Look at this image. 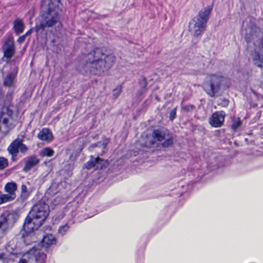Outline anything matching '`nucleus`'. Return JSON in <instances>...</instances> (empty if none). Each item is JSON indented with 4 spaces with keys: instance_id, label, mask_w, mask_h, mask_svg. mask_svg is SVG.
Segmentation results:
<instances>
[{
    "instance_id": "obj_39",
    "label": "nucleus",
    "mask_w": 263,
    "mask_h": 263,
    "mask_svg": "<svg viewBox=\"0 0 263 263\" xmlns=\"http://www.w3.org/2000/svg\"><path fill=\"white\" fill-rule=\"evenodd\" d=\"M146 92V90L140 88L137 90V91L136 93V97L140 101H141L143 99L142 96L144 93H145Z\"/></svg>"
},
{
    "instance_id": "obj_3",
    "label": "nucleus",
    "mask_w": 263,
    "mask_h": 263,
    "mask_svg": "<svg viewBox=\"0 0 263 263\" xmlns=\"http://www.w3.org/2000/svg\"><path fill=\"white\" fill-rule=\"evenodd\" d=\"M20 217L16 210H5L0 214V245L4 237L15 227Z\"/></svg>"
},
{
    "instance_id": "obj_44",
    "label": "nucleus",
    "mask_w": 263,
    "mask_h": 263,
    "mask_svg": "<svg viewBox=\"0 0 263 263\" xmlns=\"http://www.w3.org/2000/svg\"><path fill=\"white\" fill-rule=\"evenodd\" d=\"M103 211V209H97L92 213V214H90V215L88 214L87 218H90V217L93 216L94 215H95L96 214L99 213Z\"/></svg>"
},
{
    "instance_id": "obj_42",
    "label": "nucleus",
    "mask_w": 263,
    "mask_h": 263,
    "mask_svg": "<svg viewBox=\"0 0 263 263\" xmlns=\"http://www.w3.org/2000/svg\"><path fill=\"white\" fill-rule=\"evenodd\" d=\"M13 93H14L13 89H11V88L9 89L6 94V99L8 102H10L12 100L13 96Z\"/></svg>"
},
{
    "instance_id": "obj_38",
    "label": "nucleus",
    "mask_w": 263,
    "mask_h": 263,
    "mask_svg": "<svg viewBox=\"0 0 263 263\" xmlns=\"http://www.w3.org/2000/svg\"><path fill=\"white\" fill-rule=\"evenodd\" d=\"M177 106L173 108L169 114V120L173 121L177 117Z\"/></svg>"
},
{
    "instance_id": "obj_33",
    "label": "nucleus",
    "mask_w": 263,
    "mask_h": 263,
    "mask_svg": "<svg viewBox=\"0 0 263 263\" xmlns=\"http://www.w3.org/2000/svg\"><path fill=\"white\" fill-rule=\"evenodd\" d=\"M8 165V159L3 156H0V171L4 170Z\"/></svg>"
},
{
    "instance_id": "obj_14",
    "label": "nucleus",
    "mask_w": 263,
    "mask_h": 263,
    "mask_svg": "<svg viewBox=\"0 0 263 263\" xmlns=\"http://www.w3.org/2000/svg\"><path fill=\"white\" fill-rule=\"evenodd\" d=\"M18 72V67L15 66L12 72L8 73L3 80L5 87H11L13 86L14 80Z\"/></svg>"
},
{
    "instance_id": "obj_36",
    "label": "nucleus",
    "mask_w": 263,
    "mask_h": 263,
    "mask_svg": "<svg viewBox=\"0 0 263 263\" xmlns=\"http://www.w3.org/2000/svg\"><path fill=\"white\" fill-rule=\"evenodd\" d=\"M156 141H157L156 140L152 138V139L150 140L148 142H145L144 143L142 144V145L144 147L151 148L154 147L156 144Z\"/></svg>"
},
{
    "instance_id": "obj_47",
    "label": "nucleus",
    "mask_w": 263,
    "mask_h": 263,
    "mask_svg": "<svg viewBox=\"0 0 263 263\" xmlns=\"http://www.w3.org/2000/svg\"><path fill=\"white\" fill-rule=\"evenodd\" d=\"M3 124H4L5 125H7L9 123V119L7 118H4L3 119L2 121Z\"/></svg>"
},
{
    "instance_id": "obj_53",
    "label": "nucleus",
    "mask_w": 263,
    "mask_h": 263,
    "mask_svg": "<svg viewBox=\"0 0 263 263\" xmlns=\"http://www.w3.org/2000/svg\"><path fill=\"white\" fill-rule=\"evenodd\" d=\"M41 2H42V5H44V3H45L46 1H41Z\"/></svg>"
},
{
    "instance_id": "obj_13",
    "label": "nucleus",
    "mask_w": 263,
    "mask_h": 263,
    "mask_svg": "<svg viewBox=\"0 0 263 263\" xmlns=\"http://www.w3.org/2000/svg\"><path fill=\"white\" fill-rule=\"evenodd\" d=\"M169 133H170V132L167 129L164 130L162 128H159L153 130L152 137L157 141L161 142L165 139L166 136H169Z\"/></svg>"
},
{
    "instance_id": "obj_15",
    "label": "nucleus",
    "mask_w": 263,
    "mask_h": 263,
    "mask_svg": "<svg viewBox=\"0 0 263 263\" xmlns=\"http://www.w3.org/2000/svg\"><path fill=\"white\" fill-rule=\"evenodd\" d=\"M39 162V159L36 158L35 156H30L26 161L25 166L23 168V171L25 172H29L32 168L37 165Z\"/></svg>"
},
{
    "instance_id": "obj_2",
    "label": "nucleus",
    "mask_w": 263,
    "mask_h": 263,
    "mask_svg": "<svg viewBox=\"0 0 263 263\" xmlns=\"http://www.w3.org/2000/svg\"><path fill=\"white\" fill-rule=\"evenodd\" d=\"M49 213V206L45 202L34 204L24 220L21 231L22 237L28 236L31 233L37 230L44 224Z\"/></svg>"
},
{
    "instance_id": "obj_1",
    "label": "nucleus",
    "mask_w": 263,
    "mask_h": 263,
    "mask_svg": "<svg viewBox=\"0 0 263 263\" xmlns=\"http://www.w3.org/2000/svg\"><path fill=\"white\" fill-rule=\"evenodd\" d=\"M116 57L95 47L87 53H82L77 60L76 69L85 77L102 76L109 71L116 62Z\"/></svg>"
},
{
    "instance_id": "obj_29",
    "label": "nucleus",
    "mask_w": 263,
    "mask_h": 263,
    "mask_svg": "<svg viewBox=\"0 0 263 263\" xmlns=\"http://www.w3.org/2000/svg\"><path fill=\"white\" fill-rule=\"evenodd\" d=\"M180 106L181 110L186 112L192 111L195 108L194 105L191 104L186 105L184 104L183 102L181 103Z\"/></svg>"
},
{
    "instance_id": "obj_16",
    "label": "nucleus",
    "mask_w": 263,
    "mask_h": 263,
    "mask_svg": "<svg viewBox=\"0 0 263 263\" xmlns=\"http://www.w3.org/2000/svg\"><path fill=\"white\" fill-rule=\"evenodd\" d=\"M25 26L23 20L20 18H16L13 22V30L16 35H18L23 32Z\"/></svg>"
},
{
    "instance_id": "obj_25",
    "label": "nucleus",
    "mask_w": 263,
    "mask_h": 263,
    "mask_svg": "<svg viewBox=\"0 0 263 263\" xmlns=\"http://www.w3.org/2000/svg\"><path fill=\"white\" fill-rule=\"evenodd\" d=\"M58 185V184L55 182L52 183L50 186L46 190V194L49 196H53L59 192Z\"/></svg>"
},
{
    "instance_id": "obj_54",
    "label": "nucleus",
    "mask_w": 263,
    "mask_h": 263,
    "mask_svg": "<svg viewBox=\"0 0 263 263\" xmlns=\"http://www.w3.org/2000/svg\"><path fill=\"white\" fill-rule=\"evenodd\" d=\"M223 101L224 102H227V103L228 102V101L226 99H224L223 100Z\"/></svg>"
},
{
    "instance_id": "obj_4",
    "label": "nucleus",
    "mask_w": 263,
    "mask_h": 263,
    "mask_svg": "<svg viewBox=\"0 0 263 263\" xmlns=\"http://www.w3.org/2000/svg\"><path fill=\"white\" fill-rule=\"evenodd\" d=\"M213 2L202 8L193 20L194 24V36H201L206 30L207 23L213 9Z\"/></svg>"
},
{
    "instance_id": "obj_26",
    "label": "nucleus",
    "mask_w": 263,
    "mask_h": 263,
    "mask_svg": "<svg viewBox=\"0 0 263 263\" xmlns=\"http://www.w3.org/2000/svg\"><path fill=\"white\" fill-rule=\"evenodd\" d=\"M14 199L10 194H0V205L10 202Z\"/></svg>"
},
{
    "instance_id": "obj_5",
    "label": "nucleus",
    "mask_w": 263,
    "mask_h": 263,
    "mask_svg": "<svg viewBox=\"0 0 263 263\" xmlns=\"http://www.w3.org/2000/svg\"><path fill=\"white\" fill-rule=\"evenodd\" d=\"M61 1H49L48 7L46 10H42L40 12V16L43 21L50 24L52 27L55 25L60 19V13L61 9L59 4Z\"/></svg>"
},
{
    "instance_id": "obj_9",
    "label": "nucleus",
    "mask_w": 263,
    "mask_h": 263,
    "mask_svg": "<svg viewBox=\"0 0 263 263\" xmlns=\"http://www.w3.org/2000/svg\"><path fill=\"white\" fill-rule=\"evenodd\" d=\"M225 116L226 114L224 111H215L209 118V124L213 127H220L224 123Z\"/></svg>"
},
{
    "instance_id": "obj_28",
    "label": "nucleus",
    "mask_w": 263,
    "mask_h": 263,
    "mask_svg": "<svg viewBox=\"0 0 263 263\" xmlns=\"http://www.w3.org/2000/svg\"><path fill=\"white\" fill-rule=\"evenodd\" d=\"M138 85L140 89H142L146 91L148 90V83L147 79L145 77L142 76L141 78L139 79Z\"/></svg>"
},
{
    "instance_id": "obj_56",
    "label": "nucleus",
    "mask_w": 263,
    "mask_h": 263,
    "mask_svg": "<svg viewBox=\"0 0 263 263\" xmlns=\"http://www.w3.org/2000/svg\"><path fill=\"white\" fill-rule=\"evenodd\" d=\"M79 212L81 211V210H79ZM81 212H83V211H81ZM79 213V212H78V213Z\"/></svg>"
},
{
    "instance_id": "obj_50",
    "label": "nucleus",
    "mask_w": 263,
    "mask_h": 263,
    "mask_svg": "<svg viewBox=\"0 0 263 263\" xmlns=\"http://www.w3.org/2000/svg\"><path fill=\"white\" fill-rule=\"evenodd\" d=\"M4 100V95L2 91V90L0 89V104L3 102Z\"/></svg>"
},
{
    "instance_id": "obj_32",
    "label": "nucleus",
    "mask_w": 263,
    "mask_h": 263,
    "mask_svg": "<svg viewBox=\"0 0 263 263\" xmlns=\"http://www.w3.org/2000/svg\"><path fill=\"white\" fill-rule=\"evenodd\" d=\"M84 148V143L76 146L74 150L73 151V152L71 154V157L74 155L75 158H77V156H79V154L81 153V152H82V151L83 149Z\"/></svg>"
},
{
    "instance_id": "obj_18",
    "label": "nucleus",
    "mask_w": 263,
    "mask_h": 263,
    "mask_svg": "<svg viewBox=\"0 0 263 263\" xmlns=\"http://www.w3.org/2000/svg\"><path fill=\"white\" fill-rule=\"evenodd\" d=\"M253 62L254 65L260 68H263V54L255 50L252 54Z\"/></svg>"
},
{
    "instance_id": "obj_30",
    "label": "nucleus",
    "mask_w": 263,
    "mask_h": 263,
    "mask_svg": "<svg viewBox=\"0 0 263 263\" xmlns=\"http://www.w3.org/2000/svg\"><path fill=\"white\" fill-rule=\"evenodd\" d=\"M242 122L240 117H237L232 123L231 129L233 131H236L241 125Z\"/></svg>"
},
{
    "instance_id": "obj_40",
    "label": "nucleus",
    "mask_w": 263,
    "mask_h": 263,
    "mask_svg": "<svg viewBox=\"0 0 263 263\" xmlns=\"http://www.w3.org/2000/svg\"><path fill=\"white\" fill-rule=\"evenodd\" d=\"M19 151L22 153H25L28 150L27 146L22 142V140L20 139V143L18 144Z\"/></svg>"
},
{
    "instance_id": "obj_34",
    "label": "nucleus",
    "mask_w": 263,
    "mask_h": 263,
    "mask_svg": "<svg viewBox=\"0 0 263 263\" xmlns=\"http://www.w3.org/2000/svg\"><path fill=\"white\" fill-rule=\"evenodd\" d=\"M69 229V226L68 225V224L66 223L64 225L60 226L58 229V233L61 235V236H63L68 231Z\"/></svg>"
},
{
    "instance_id": "obj_23",
    "label": "nucleus",
    "mask_w": 263,
    "mask_h": 263,
    "mask_svg": "<svg viewBox=\"0 0 263 263\" xmlns=\"http://www.w3.org/2000/svg\"><path fill=\"white\" fill-rule=\"evenodd\" d=\"M68 207L70 210V213L72 216L75 217L78 213L80 208V205H78V202L73 200L71 203H69Z\"/></svg>"
},
{
    "instance_id": "obj_6",
    "label": "nucleus",
    "mask_w": 263,
    "mask_h": 263,
    "mask_svg": "<svg viewBox=\"0 0 263 263\" xmlns=\"http://www.w3.org/2000/svg\"><path fill=\"white\" fill-rule=\"evenodd\" d=\"M224 79L221 75L212 74L210 76L209 80L203 84V89L209 97H215L220 90Z\"/></svg>"
},
{
    "instance_id": "obj_52",
    "label": "nucleus",
    "mask_w": 263,
    "mask_h": 263,
    "mask_svg": "<svg viewBox=\"0 0 263 263\" xmlns=\"http://www.w3.org/2000/svg\"><path fill=\"white\" fill-rule=\"evenodd\" d=\"M44 231H48V230H51V227L49 225L45 226L44 227Z\"/></svg>"
},
{
    "instance_id": "obj_12",
    "label": "nucleus",
    "mask_w": 263,
    "mask_h": 263,
    "mask_svg": "<svg viewBox=\"0 0 263 263\" xmlns=\"http://www.w3.org/2000/svg\"><path fill=\"white\" fill-rule=\"evenodd\" d=\"M37 137L41 141L50 142L54 139V136L49 128H43L37 134Z\"/></svg>"
},
{
    "instance_id": "obj_48",
    "label": "nucleus",
    "mask_w": 263,
    "mask_h": 263,
    "mask_svg": "<svg viewBox=\"0 0 263 263\" xmlns=\"http://www.w3.org/2000/svg\"><path fill=\"white\" fill-rule=\"evenodd\" d=\"M5 258H6V257H5V253H4V252L0 253V260L2 261L4 260Z\"/></svg>"
},
{
    "instance_id": "obj_51",
    "label": "nucleus",
    "mask_w": 263,
    "mask_h": 263,
    "mask_svg": "<svg viewBox=\"0 0 263 263\" xmlns=\"http://www.w3.org/2000/svg\"><path fill=\"white\" fill-rule=\"evenodd\" d=\"M11 156V160L12 161H14L16 159V157L17 156V155L18 154H10Z\"/></svg>"
},
{
    "instance_id": "obj_55",
    "label": "nucleus",
    "mask_w": 263,
    "mask_h": 263,
    "mask_svg": "<svg viewBox=\"0 0 263 263\" xmlns=\"http://www.w3.org/2000/svg\"><path fill=\"white\" fill-rule=\"evenodd\" d=\"M183 192H182L180 193V195H179V196H181V195L183 194Z\"/></svg>"
},
{
    "instance_id": "obj_35",
    "label": "nucleus",
    "mask_w": 263,
    "mask_h": 263,
    "mask_svg": "<svg viewBox=\"0 0 263 263\" xmlns=\"http://www.w3.org/2000/svg\"><path fill=\"white\" fill-rule=\"evenodd\" d=\"M29 195V192L28 191L27 187L26 186V185L23 184L21 185V197L24 198H26L28 197Z\"/></svg>"
},
{
    "instance_id": "obj_31",
    "label": "nucleus",
    "mask_w": 263,
    "mask_h": 263,
    "mask_svg": "<svg viewBox=\"0 0 263 263\" xmlns=\"http://www.w3.org/2000/svg\"><path fill=\"white\" fill-rule=\"evenodd\" d=\"M6 250L9 253V254L12 255H16L18 252L16 250V246L14 245L13 246H11L10 243H8L5 246Z\"/></svg>"
},
{
    "instance_id": "obj_46",
    "label": "nucleus",
    "mask_w": 263,
    "mask_h": 263,
    "mask_svg": "<svg viewBox=\"0 0 263 263\" xmlns=\"http://www.w3.org/2000/svg\"><path fill=\"white\" fill-rule=\"evenodd\" d=\"M6 112L8 116L10 117L13 114V110L10 109L9 107L6 108Z\"/></svg>"
},
{
    "instance_id": "obj_45",
    "label": "nucleus",
    "mask_w": 263,
    "mask_h": 263,
    "mask_svg": "<svg viewBox=\"0 0 263 263\" xmlns=\"http://www.w3.org/2000/svg\"><path fill=\"white\" fill-rule=\"evenodd\" d=\"M34 31V28H31L29 30H28L24 34L27 37L29 35L31 34Z\"/></svg>"
},
{
    "instance_id": "obj_24",
    "label": "nucleus",
    "mask_w": 263,
    "mask_h": 263,
    "mask_svg": "<svg viewBox=\"0 0 263 263\" xmlns=\"http://www.w3.org/2000/svg\"><path fill=\"white\" fill-rule=\"evenodd\" d=\"M50 24L49 23H47L45 21H43L40 22L39 24H36L34 28V31H35L37 33L39 32L40 30H44L46 28H50L51 26H50Z\"/></svg>"
},
{
    "instance_id": "obj_20",
    "label": "nucleus",
    "mask_w": 263,
    "mask_h": 263,
    "mask_svg": "<svg viewBox=\"0 0 263 263\" xmlns=\"http://www.w3.org/2000/svg\"><path fill=\"white\" fill-rule=\"evenodd\" d=\"M162 142H161V146L163 148H167L172 147L175 144L174 137L171 132L169 133V136Z\"/></svg>"
},
{
    "instance_id": "obj_7",
    "label": "nucleus",
    "mask_w": 263,
    "mask_h": 263,
    "mask_svg": "<svg viewBox=\"0 0 263 263\" xmlns=\"http://www.w3.org/2000/svg\"><path fill=\"white\" fill-rule=\"evenodd\" d=\"M109 164L108 160L103 159L99 157H90L89 161L84 164L83 169L88 170L93 169L94 170H103L106 168Z\"/></svg>"
},
{
    "instance_id": "obj_27",
    "label": "nucleus",
    "mask_w": 263,
    "mask_h": 263,
    "mask_svg": "<svg viewBox=\"0 0 263 263\" xmlns=\"http://www.w3.org/2000/svg\"><path fill=\"white\" fill-rule=\"evenodd\" d=\"M35 261L37 263H45L46 261L47 255L43 252H38L35 256Z\"/></svg>"
},
{
    "instance_id": "obj_43",
    "label": "nucleus",
    "mask_w": 263,
    "mask_h": 263,
    "mask_svg": "<svg viewBox=\"0 0 263 263\" xmlns=\"http://www.w3.org/2000/svg\"><path fill=\"white\" fill-rule=\"evenodd\" d=\"M26 38V36L25 35V34H23L18 38L17 42L19 44H21L25 42Z\"/></svg>"
},
{
    "instance_id": "obj_21",
    "label": "nucleus",
    "mask_w": 263,
    "mask_h": 263,
    "mask_svg": "<svg viewBox=\"0 0 263 263\" xmlns=\"http://www.w3.org/2000/svg\"><path fill=\"white\" fill-rule=\"evenodd\" d=\"M20 143V139H16L12 141L7 148V151L9 154H18L19 153L18 144Z\"/></svg>"
},
{
    "instance_id": "obj_41",
    "label": "nucleus",
    "mask_w": 263,
    "mask_h": 263,
    "mask_svg": "<svg viewBox=\"0 0 263 263\" xmlns=\"http://www.w3.org/2000/svg\"><path fill=\"white\" fill-rule=\"evenodd\" d=\"M122 91L121 86L117 87L113 89V97L114 98H117L121 94Z\"/></svg>"
},
{
    "instance_id": "obj_37",
    "label": "nucleus",
    "mask_w": 263,
    "mask_h": 263,
    "mask_svg": "<svg viewBox=\"0 0 263 263\" xmlns=\"http://www.w3.org/2000/svg\"><path fill=\"white\" fill-rule=\"evenodd\" d=\"M253 34L251 31H250V32H247L245 34L244 39L248 44L251 43L253 41Z\"/></svg>"
},
{
    "instance_id": "obj_19",
    "label": "nucleus",
    "mask_w": 263,
    "mask_h": 263,
    "mask_svg": "<svg viewBox=\"0 0 263 263\" xmlns=\"http://www.w3.org/2000/svg\"><path fill=\"white\" fill-rule=\"evenodd\" d=\"M139 192L141 194H144V197L143 198V199L157 197V196L153 193V191L146 185L141 187L139 190Z\"/></svg>"
},
{
    "instance_id": "obj_17",
    "label": "nucleus",
    "mask_w": 263,
    "mask_h": 263,
    "mask_svg": "<svg viewBox=\"0 0 263 263\" xmlns=\"http://www.w3.org/2000/svg\"><path fill=\"white\" fill-rule=\"evenodd\" d=\"M17 189V185L16 183L14 181H10L7 182L4 187V191L7 194H11V196L14 198L16 197L15 192Z\"/></svg>"
},
{
    "instance_id": "obj_8",
    "label": "nucleus",
    "mask_w": 263,
    "mask_h": 263,
    "mask_svg": "<svg viewBox=\"0 0 263 263\" xmlns=\"http://www.w3.org/2000/svg\"><path fill=\"white\" fill-rule=\"evenodd\" d=\"M2 50L3 52V57L2 60L6 63H9L11 59L15 53V48L13 39L12 37L7 38L4 42Z\"/></svg>"
},
{
    "instance_id": "obj_10",
    "label": "nucleus",
    "mask_w": 263,
    "mask_h": 263,
    "mask_svg": "<svg viewBox=\"0 0 263 263\" xmlns=\"http://www.w3.org/2000/svg\"><path fill=\"white\" fill-rule=\"evenodd\" d=\"M57 243V238L51 233H46L44 234L40 242L41 247L45 248L46 250L49 249L51 246L55 245Z\"/></svg>"
},
{
    "instance_id": "obj_11",
    "label": "nucleus",
    "mask_w": 263,
    "mask_h": 263,
    "mask_svg": "<svg viewBox=\"0 0 263 263\" xmlns=\"http://www.w3.org/2000/svg\"><path fill=\"white\" fill-rule=\"evenodd\" d=\"M109 142V139L108 138H104L103 141H98L95 143L91 144L88 147L89 151H93L95 148H98L100 149V152H98L99 155H103L106 151V147Z\"/></svg>"
},
{
    "instance_id": "obj_49",
    "label": "nucleus",
    "mask_w": 263,
    "mask_h": 263,
    "mask_svg": "<svg viewBox=\"0 0 263 263\" xmlns=\"http://www.w3.org/2000/svg\"><path fill=\"white\" fill-rule=\"evenodd\" d=\"M18 263H28V260L26 258H21Z\"/></svg>"
},
{
    "instance_id": "obj_22",
    "label": "nucleus",
    "mask_w": 263,
    "mask_h": 263,
    "mask_svg": "<svg viewBox=\"0 0 263 263\" xmlns=\"http://www.w3.org/2000/svg\"><path fill=\"white\" fill-rule=\"evenodd\" d=\"M54 151L49 146H46L39 151V156L41 157H51L54 155Z\"/></svg>"
}]
</instances>
